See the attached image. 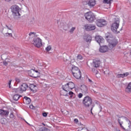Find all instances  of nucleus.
<instances>
[{"mask_svg": "<svg viewBox=\"0 0 131 131\" xmlns=\"http://www.w3.org/2000/svg\"><path fill=\"white\" fill-rule=\"evenodd\" d=\"M51 50H52V46H49L46 48V50L47 51V52H50Z\"/></svg>", "mask_w": 131, "mask_h": 131, "instance_id": "c9c22d12", "label": "nucleus"}, {"mask_svg": "<svg viewBox=\"0 0 131 131\" xmlns=\"http://www.w3.org/2000/svg\"><path fill=\"white\" fill-rule=\"evenodd\" d=\"M11 0H5V2L7 3H9V2H11Z\"/></svg>", "mask_w": 131, "mask_h": 131, "instance_id": "5fc2aeb1", "label": "nucleus"}, {"mask_svg": "<svg viewBox=\"0 0 131 131\" xmlns=\"http://www.w3.org/2000/svg\"><path fill=\"white\" fill-rule=\"evenodd\" d=\"M1 122L2 124H6V123H7V119L6 118L1 119Z\"/></svg>", "mask_w": 131, "mask_h": 131, "instance_id": "2f4dec72", "label": "nucleus"}, {"mask_svg": "<svg viewBox=\"0 0 131 131\" xmlns=\"http://www.w3.org/2000/svg\"><path fill=\"white\" fill-rule=\"evenodd\" d=\"M125 92L128 94H130L131 93V82L129 83L125 89Z\"/></svg>", "mask_w": 131, "mask_h": 131, "instance_id": "5701e85b", "label": "nucleus"}, {"mask_svg": "<svg viewBox=\"0 0 131 131\" xmlns=\"http://www.w3.org/2000/svg\"><path fill=\"white\" fill-rule=\"evenodd\" d=\"M29 89L33 93H36L37 86L33 84H31L28 86Z\"/></svg>", "mask_w": 131, "mask_h": 131, "instance_id": "dca6fc26", "label": "nucleus"}, {"mask_svg": "<svg viewBox=\"0 0 131 131\" xmlns=\"http://www.w3.org/2000/svg\"><path fill=\"white\" fill-rule=\"evenodd\" d=\"M77 58L78 60H82V56L81 55L79 54L77 56Z\"/></svg>", "mask_w": 131, "mask_h": 131, "instance_id": "e433bc0d", "label": "nucleus"}, {"mask_svg": "<svg viewBox=\"0 0 131 131\" xmlns=\"http://www.w3.org/2000/svg\"><path fill=\"white\" fill-rule=\"evenodd\" d=\"M117 116H118V117H119V116H118V115H117Z\"/></svg>", "mask_w": 131, "mask_h": 131, "instance_id": "e2e57ef3", "label": "nucleus"}, {"mask_svg": "<svg viewBox=\"0 0 131 131\" xmlns=\"http://www.w3.org/2000/svg\"><path fill=\"white\" fill-rule=\"evenodd\" d=\"M69 93L68 95H69L70 96H71V98H72V95H73V92L72 91H69Z\"/></svg>", "mask_w": 131, "mask_h": 131, "instance_id": "58836bf2", "label": "nucleus"}, {"mask_svg": "<svg viewBox=\"0 0 131 131\" xmlns=\"http://www.w3.org/2000/svg\"><path fill=\"white\" fill-rule=\"evenodd\" d=\"M26 122L27 123H27V122H26Z\"/></svg>", "mask_w": 131, "mask_h": 131, "instance_id": "69168bd1", "label": "nucleus"}, {"mask_svg": "<svg viewBox=\"0 0 131 131\" xmlns=\"http://www.w3.org/2000/svg\"><path fill=\"white\" fill-rule=\"evenodd\" d=\"M84 28L87 31H91L96 29V26L93 25H85L84 26Z\"/></svg>", "mask_w": 131, "mask_h": 131, "instance_id": "1a4fd4ad", "label": "nucleus"}, {"mask_svg": "<svg viewBox=\"0 0 131 131\" xmlns=\"http://www.w3.org/2000/svg\"><path fill=\"white\" fill-rule=\"evenodd\" d=\"M3 64L4 65H5V66H8V61H4L3 62Z\"/></svg>", "mask_w": 131, "mask_h": 131, "instance_id": "37998d69", "label": "nucleus"}, {"mask_svg": "<svg viewBox=\"0 0 131 131\" xmlns=\"http://www.w3.org/2000/svg\"><path fill=\"white\" fill-rule=\"evenodd\" d=\"M33 44L36 48H40L42 46V43H41V39L37 37L34 38L33 41Z\"/></svg>", "mask_w": 131, "mask_h": 131, "instance_id": "0eeeda50", "label": "nucleus"}, {"mask_svg": "<svg viewBox=\"0 0 131 131\" xmlns=\"http://www.w3.org/2000/svg\"><path fill=\"white\" fill-rule=\"evenodd\" d=\"M9 112L8 111L0 110V115L1 116H6L7 117V116H9Z\"/></svg>", "mask_w": 131, "mask_h": 131, "instance_id": "a211bd4d", "label": "nucleus"}, {"mask_svg": "<svg viewBox=\"0 0 131 131\" xmlns=\"http://www.w3.org/2000/svg\"><path fill=\"white\" fill-rule=\"evenodd\" d=\"M24 102L27 105H29V104L31 103V99H30V98L25 96L24 98Z\"/></svg>", "mask_w": 131, "mask_h": 131, "instance_id": "aec40b11", "label": "nucleus"}, {"mask_svg": "<svg viewBox=\"0 0 131 131\" xmlns=\"http://www.w3.org/2000/svg\"><path fill=\"white\" fill-rule=\"evenodd\" d=\"M7 60H8V59H7V58H6V61H7Z\"/></svg>", "mask_w": 131, "mask_h": 131, "instance_id": "052dcab7", "label": "nucleus"}, {"mask_svg": "<svg viewBox=\"0 0 131 131\" xmlns=\"http://www.w3.org/2000/svg\"><path fill=\"white\" fill-rule=\"evenodd\" d=\"M11 12L12 13V15L15 19L17 18H19L21 14L19 12L20 11V7L17 5H13L11 7Z\"/></svg>", "mask_w": 131, "mask_h": 131, "instance_id": "7ed1b4c3", "label": "nucleus"}, {"mask_svg": "<svg viewBox=\"0 0 131 131\" xmlns=\"http://www.w3.org/2000/svg\"><path fill=\"white\" fill-rule=\"evenodd\" d=\"M30 109H34V106H33V105H30Z\"/></svg>", "mask_w": 131, "mask_h": 131, "instance_id": "3c124183", "label": "nucleus"}, {"mask_svg": "<svg viewBox=\"0 0 131 131\" xmlns=\"http://www.w3.org/2000/svg\"><path fill=\"white\" fill-rule=\"evenodd\" d=\"M36 33L34 32H30L29 34V36H31V37H33L34 36H36Z\"/></svg>", "mask_w": 131, "mask_h": 131, "instance_id": "72a5a7b5", "label": "nucleus"}, {"mask_svg": "<svg viewBox=\"0 0 131 131\" xmlns=\"http://www.w3.org/2000/svg\"><path fill=\"white\" fill-rule=\"evenodd\" d=\"M69 64H71V62H70V61H69Z\"/></svg>", "mask_w": 131, "mask_h": 131, "instance_id": "bf43d9fd", "label": "nucleus"}, {"mask_svg": "<svg viewBox=\"0 0 131 131\" xmlns=\"http://www.w3.org/2000/svg\"><path fill=\"white\" fill-rule=\"evenodd\" d=\"M121 117H119V118H120Z\"/></svg>", "mask_w": 131, "mask_h": 131, "instance_id": "0e129e2a", "label": "nucleus"}, {"mask_svg": "<svg viewBox=\"0 0 131 131\" xmlns=\"http://www.w3.org/2000/svg\"><path fill=\"white\" fill-rule=\"evenodd\" d=\"M88 5L90 7V8L95 7L96 5V0H89L88 1Z\"/></svg>", "mask_w": 131, "mask_h": 131, "instance_id": "6ab92c4d", "label": "nucleus"}, {"mask_svg": "<svg viewBox=\"0 0 131 131\" xmlns=\"http://www.w3.org/2000/svg\"><path fill=\"white\" fill-rule=\"evenodd\" d=\"M128 74H129L128 73H124V74H118L117 75V77H118V78H119L120 77H125V76H127V75H128Z\"/></svg>", "mask_w": 131, "mask_h": 131, "instance_id": "393cba45", "label": "nucleus"}, {"mask_svg": "<svg viewBox=\"0 0 131 131\" xmlns=\"http://www.w3.org/2000/svg\"><path fill=\"white\" fill-rule=\"evenodd\" d=\"M82 104L85 108H90L91 110H93V108L95 107V105L93 104V99L92 97L86 96L82 100Z\"/></svg>", "mask_w": 131, "mask_h": 131, "instance_id": "f03ea898", "label": "nucleus"}, {"mask_svg": "<svg viewBox=\"0 0 131 131\" xmlns=\"http://www.w3.org/2000/svg\"><path fill=\"white\" fill-rule=\"evenodd\" d=\"M73 75L77 79H79V78H81V72L76 73V74H73Z\"/></svg>", "mask_w": 131, "mask_h": 131, "instance_id": "412c9836", "label": "nucleus"}, {"mask_svg": "<svg viewBox=\"0 0 131 131\" xmlns=\"http://www.w3.org/2000/svg\"><path fill=\"white\" fill-rule=\"evenodd\" d=\"M71 71L72 74H76V73L80 72V70H79V69H78V68L77 67L72 66Z\"/></svg>", "mask_w": 131, "mask_h": 131, "instance_id": "f3484780", "label": "nucleus"}, {"mask_svg": "<svg viewBox=\"0 0 131 131\" xmlns=\"http://www.w3.org/2000/svg\"><path fill=\"white\" fill-rule=\"evenodd\" d=\"M103 73H104V74H105V75H107V74H109V72H108V71H104Z\"/></svg>", "mask_w": 131, "mask_h": 131, "instance_id": "de8ad7c7", "label": "nucleus"}, {"mask_svg": "<svg viewBox=\"0 0 131 131\" xmlns=\"http://www.w3.org/2000/svg\"><path fill=\"white\" fill-rule=\"evenodd\" d=\"M6 36H13V35L12 34V33H6Z\"/></svg>", "mask_w": 131, "mask_h": 131, "instance_id": "a19ab883", "label": "nucleus"}, {"mask_svg": "<svg viewBox=\"0 0 131 131\" xmlns=\"http://www.w3.org/2000/svg\"><path fill=\"white\" fill-rule=\"evenodd\" d=\"M89 82H93V81H92V80H91L90 79H89Z\"/></svg>", "mask_w": 131, "mask_h": 131, "instance_id": "6e6d98bb", "label": "nucleus"}, {"mask_svg": "<svg viewBox=\"0 0 131 131\" xmlns=\"http://www.w3.org/2000/svg\"><path fill=\"white\" fill-rule=\"evenodd\" d=\"M90 111H91L92 114H93V112H92V110H91V108H90Z\"/></svg>", "mask_w": 131, "mask_h": 131, "instance_id": "13d9d810", "label": "nucleus"}, {"mask_svg": "<svg viewBox=\"0 0 131 131\" xmlns=\"http://www.w3.org/2000/svg\"><path fill=\"white\" fill-rule=\"evenodd\" d=\"M82 96H83V94L82 93H79L78 95V97L79 99L82 98Z\"/></svg>", "mask_w": 131, "mask_h": 131, "instance_id": "ea45409f", "label": "nucleus"}, {"mask_svg": "<svg viewBox=\"0 0 131 131\" xmlns=\"http://www.w3.org/2000/svg\"><path fill=\"white\" fill-rule=\"evenodd\" d=\"M122 118H123L124 119H125V120H126V121H127L128 122V127L129 128V129H130V121H129V120H128V119H127V118L125 117H121Z\"/></svg>", "mask_w": 131, "mask_h": 131, "instance_id": "cd10ccee", "label": "nucleus"}, {"mask_svg": "<svg viewBox=\"0 0 131 131\" xmlns=\"http://www.w3.org/2000/svg\"><path fill=\"white\" fill-rule=\"evenodd\" d=\"M100 64H101V61H100V59H95L93 60V67H95V68H98V67H100Z\"/></svg>", "mask_w": 131, "mask_h": 131, "instance_id": "9b49d317", "label": "nucleus"}, {"mask_svg": "<svg viewBox=\"0 0 131 131\" xmlns=\"http://www.w3.org/2000/svg\"><path fill=\"white\" fill-rule=\"evenodd\" d=\"M15 80L16 81V82H20V79H19L18 78H15Z\"/></svg>", "mask_w": 131, "mask_h": 131, "instance_id": "49530a36", "label": "nucleus"}, {"mask_svg": "<svg viewBox=\"0 0 131 131\" xmlns=\"http://www.w3.org/2000/svg\"><path fill=\"white\" fill-rule=\"evenodd\" d=\"M93 92L95 93V94H97V92H96V91H95V90H93Z\"/></svg>", "mask_w": 131, "mask_h": 131, "instance_id": "4d7b16f0", "label": "nucleus"}, {"mask_svg": "<svg viewBox=\"0 0 131 131\" xmlns=\"http://www.w3.org/2000/svg\"><path fill=\"white\" fill-rule=\"evenodd\" d=\"M105 38L108 42V47L111 50L118 45V40L111 33H107L105 34Z\"/></svg>", "mask_w": 131, "mask_h": 131, "instance_id": "f257e3e1", "label": "nucleus"}, {"mask_svg": "<svg viewBox=\"0 0 131 131\" xmlns=\"http://www.w3.org/2000/svg\"><path fill=\"white\" fill-rule=\"evenodd\" d=\"M39 131H51V130L46 127H42L39 128Z\"/></svg>", "mask_w": 131, "mask_h": 131, "instance_id": "c756f323", "label": "nucleus"}, {"mask_svg": "<svg viewBox=\"0 0 131 131\" xmlns=\"http://www.w3.org/2000/svg\"><path fill=\"white\" fill-rule=\"evenodd\" d=\"M42 115L43 117H47V116H48V114H47V113H43Z\"/></svg>", "mask_w": 131, "mask_h": 131, "instance_id": "c03bdc74", "label": "nucleus"}, {"mask_svg": "<svg viewBox=\"0 0 131 131\" xmlns=\"http://www.w3.org/2000/svg\"><path fill=\"white\" fill-rule=\"evenodd\" d=\"M6 27L8 28V29H9V30H12V29H11V28H9V26L6 25Z\"/></svg>", "mask_w": 131, "mask_h": 131, "instance_id": "864d4df0", "label": "nucleus"}, {"mask_svg": "<svg viewBox=\"0 0 131 131\" xmlns=\"http://www.w3.org/2000/svg\"><path fill=\"white\" fill-rule=\"evenodd\" d=\"M95 39L100 46H101V43H103L105 40L104 38H103V37L100 36H96L95 37Z\"/></svg>", "mask_w": 131, "mask_h": 131, "instance_id": "ddd939ff", "label": "nucleus"}, {"mask_svg": "<svg viewBox=\"0 0 131 131\" xmlns=\"http://www.w3.org/2000/svg\"><path fill=\"white\" fill-rule=\"evenodd\" d=\"M81 90L82 94H84L85 96H86L89 94V89L85 85H82L81 86Z\"/></svg>", "mask_w": 131, "mask_h": 131, "instance_id": "9d476101", "label": "nucleus"}, {"mask_svg": "<svg viewBox=\"0 0 131 131\" xmlns=\"http://www.w3.org/2000/svg\"><path fill=\"white\" fill-rule=\"evenodd\" d=\"M35 72L36 74H39V73L38 72V71H35Z\"/></svg>", "mask_w": 131, "mask_h": 131, "instance_id": "603ef678", "label": "nucleus"}, {"mask_svg": "<svg viewBox=\"0 0 131 131\" xmlns=\"http://www.w3.org/2000/svg\"><path fill=\"white\" fill-rule=\"evenodd\" d=\"M74 122H75V123H77L78 122V119H74Z\"/></svg>", "mask_w": 131, "mask_h": 131, "instance_id": "8fccbe9b", "label": "nucleus"}, {"mask_svg": "<svg viewBox=\"0 0 131 131\" xmlns=\"http://www.w3.org/2000/svg\"><path fill=\"white\" fill-rule=\"evenodd\" d=\"M102 109H103V108H102V106H101V105H99V112H101Z\"/></svg>", "mask_w": 131, "mask_h": 131, "instance_id": "a18cd8bd", "label": "nucleus"}, {"mask_svg": "<svg viewBox=\"0 0 131 131\" xmlns=\"http://www.w3.org/2000/svg\"><path fill=\"white\" fill-rule=\"evenodd\" d=\"M70 28V27H69V26L65 25L63 27V30H65V31H67V30H68V29H69Z\"/></svg>", "mask_w": 131, "mask_h": 131, "instance_id": "f704fd0d", "label": "nucleus"}, {"mask_svg": "<svg viewBox=\"0 0 131 131\" xmlns=\"http://www.w3.org/2000/svg\"><path fill=\"white\" fill-rule=\"evenodd\" d=\"M75 88V84L72 82H69L68 83L62 86V90H66L68 92H70Z\"/></svg>", "mask_w": 131, "mask_h": 131, "instance_id": "423d86ee", "label": "nucleus"}, {"mask_svg": "<svg viewBox=\"0 0 131 131\" xmlns=\"http://www.w3.org/2000/svg\"><path fill=\"white\" fill-rule=\"evenodd\" d=\"M20 97L21 96L19 95L18 94H15L13 96V100H14V101H18V100L20 99Z\"/></svg>", "mask_w": 131, "mask_h": 131, "instance_id": "bb28decb", "label": "nucleus"}, {"mask_svg": "<svg viewBox=\"0 0 131 131\" xmlns=\"http://www.w3.org/2000/svg\"><path fill=\"white\" fill-rule=\"evenodd\" d=\"M96 24L98 27H104L107 25V21L103 19H97Z\"/></svg>", "mask_w": 131, "mask_h": 131, "instance_id": "6e6552de", "label": "nucleus"}, {"mask_svg": "<svg viewBox=\"0 0 131 131\" xmlns=\"http://www.w3.org/2000/svg\"><path fill=\"white\" fill-rule=\"evenodd\" d=\"M68 91L66 90L65 89H62V90H61L60 91V95L61 96H65L66 97L68 96Z\"/></svg>", "mask_w": 131, "mask_h": 131, "instance_id": "4be33fe9", "label": "nucleus"}, {"mask_svg": "<svg viewBox=\"0 0 131 131\" xmlns=\"http://www.w3.org/2000/svg\"><path fill=\"white\" fill-rule=\"evenodd\" d=\"M111 2H113V0H103V4H108V5H111Z\"/></svg>", "mask_w": 131, "mask_h": 131, "instance_id": "7c9ffc66", "label": "nucleus"}, {"mask_svg": "<svg viewBox=\"0 0 131 131\" xmlns=\"http://www.w3.org/2000/svg\"><path fill=\"white\" fill-rule=\"evenodd\" d=\"M84 39L86 42H91L92 41V36H85Z\"/></svg>", "mask_w": 131, "mask_h": 131, "instance_id": "b1692460", "label": "nucleus"}, {"mask_svg": "<svg viewBox=\"0 0 131 131\" xmlns=\"http://www.w3.org/2000/svg\"><path fill=\"white\" fill-rule=\"evenodd\" d=\"M92 72H93V73H94V74H97L98 73V71H97V70H95V68H93L92 69Z\"/></svg>", "mask_w": 131, "mask_h": 131, "instance_id": "4c0bfd02", "label": "nucleus"}, {"mask_svg": "<svg viewBox=\"0 0 131 131\" xmlns=\"http://www.w3.org/2000/svg\"><path fill=\"white\" fill-rule=\"evenodd\" d=\"M64 61H66V59H64Z\"/></svg>", "mask_w": 131, "mask_h": 131, "instance_id": "680f3d73", "label": "nucleus"}, {"mask_svg": "<svg viewBox=\"0 0 131 131\" xmlns=\"http://www.w3.org/2000/svg\"><path fill=\"white\" fill-rule=\"evenodd\" d=\"M12 82V80H9V83H8V84H9V88H11V83Z\"/></svg>", "mask_w": 131, "mask_h": 131, "instance_id": "09e8293b", "label": "nucleus"}, {"mask_svg": "<svg viewBox=\"0 0 131 131\" xmlns=\"http://www.w3.org/2000/svg\"><path fill=\"white\" fill-rule=\"evenodd\" d=\"M13 93H16L17 94H21V92H20V89L19 88H17V89H16V88H14L13 89V91H12Z\"/></svg>", "mask_w": 131, "mask_h": 131, "instance_id": "c85d7f7f", "label": "nucleus"}, {"mask_svg": "<svg viewBox=\"0 0 131 131\" xmlns=\"http://www.w3.org/2000/svg\"><path fill=\"white\" fill-rule=\"evenodd\" d=\"M75 29H76V28L74 27H72L69 31L70 33H71V34H72V33H73L74 30H75Z\"/></svg>", "mask_w": 131, "mask_h": 131, "instance_id": "473e14b6", "label": "nucleus"}, {"mask_svg": "<svg viewBox=\"0 0 131 131\" xmlns=\"http://www.w3.org/2000/svg\"><path fill=\"white\" fill-rule=\"evenodd\" d=\"M29 75L31 76V77H34V78H36L38 76L36 73H35V70L33 69H31V70L28 71Z\"/></svg>", "mask_w": 131, "mask_h": 131, "instance_id": "f8f14e48", "label": "nucleus"}, {"mask_svg": "<svg viewBox=\"0 0 131 131\" xmlns=\"http://www.w3.org/2000/svg\"><path fill=\"white\" fill-rule=\"evenodd\" d=\"M100 48H99V52H100V53H106V52H108V50H109L108 46H101V45H100Z\"/></svg>", "mask_w": 131, "mask_h": 131, "instance_id": "2eb2a0df", "label": "nucleus"}, {"mask_svg": "<svg viewBox=\"0 0 131 131\" xmlns=\"http://www.w3.org/2000/svg\"><path fill=\"white\" fill-rule=\"evenodd\" d=\"M84 16L85 19H86L89 22H90V23H93V22L96 20V16L92 11L86 12L85 13Z\"/></svg>", "mask_w": 131, "mask_h": 131, "instance_id": "39448f33", "label": "nucleus"}, {"mask_svg": "<svg viewBox=\"0 0 131 131\" xmlns=\"http://www.w3.org/2000/svg\"><path fill=\"white\" fill-rule=\"evenodd\" d=\"M28 88V85L26 83H23L21 85V86L19 88L20 94L23 93V92H26V90Z\"/></svg>", "mask_w": 131, "mask_h": 131, "instance_id": "4468645a", "label": "nucleus"}, {"mask_svg": "<svg viewBox=\"0 0 131 131\" xmlns=\"http://www.w3.org/2000/svg\"><path fill=\"white\" fill-rule=\"evenodd\" d=\"M118 122L119 123L120 126V127H121V128H122L123 129H124V130L125 131H129V129H126L125 127H123V126H122V123H123V122H120V119H118Z\"/></svg>", "mask_w": 131, "mask_h": 131, "instance_id": "a878e982", "label": "nucleus"}, {"mask_svg": "<svg viewBox=\"0 0 131 131\" xmlns=\"http://www.w3.org/2000/svg\"><path fill=\"white\" fill-rule=\"evenodd\" d=\"M14 117H15V116H14V114H13V113H11L10 115V118H14Z\"/></svg>", "mask_w": 131, "mask_h": 131, "instance_id": "79ce46f5", "label": "nucleus"}, {"mask_svg": "<svg viewBox=\"0 0 131 131\" xmlns=\"http://www.w3.org/2000/svg\"><path fill=\"white\" fill-rule=\"evenodd\" d=\"M120 21L119 20V18H115L114 19V23L112 24L111 26V30L113 32H119V31H117V29L119 28V23Z\"/></svg>", "mask_w": 131, "mask_h": 131, "instance_id": "20e7f679", "label": "nucleus"}]
</instances>
